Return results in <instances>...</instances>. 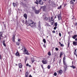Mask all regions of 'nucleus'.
Returning <instances> with one entry per match:
<instances>
[{"mask_svg":"<svg viewBox=\"0 0 77 77\" xmlns=\"http://www.w3.org/2000/svg\"><path fill=\"white\" fill-rule=\"evenodd\" d=\"M28 25L31 27L32 28H33L36 26V23L34 22L31 20H28Z\"/></svg>","mask_w":77,"mask_h":77,"instance_id":"nucleus-1","label":"nucleus"},{"mask_svg":"<svg viewBox=\"0 0 77 77\" xmlns=\"http://www.w3.org/2000/svg\"><path fill=\"white\" fill-rule=\"evenodd\" d=\"M23 48L24 49V51H23V53L24 54H27V55H29V51H28L27 50L26 48L24 47Z\"/></svg>","mask_w":77,"mask_h":77,"instance_id":"nucleus-2","label":"nucleus"},{"mask_svg":"<svg viewBox=\"0 0 77 77\" xmlns=\"http://www.w3.org/2000/svg\"><path fill=\"white\" fill-rule=\"evenodd\" d=\"M63 65H64V67L65 68V71L66 70V69L67 68V65H66V62L65 61H63Z\"/></svg>","mask_w":77,"mask_h":77,"instance_id":"nucleus-3","label":"nucleus"},{"mask_svg":"<svg viewBox=\"0 0 77 77\" xmlns=\"http://www.w3.org/2000/svg\"><path fill=\"white\" fill-rule=\"evenodd\" d=\"M18 66L20 68H23V64L21 63H19Z\"/></svg>","mask_w":77,"mask_h":77,"instance_id":"nucleus-4","label":"nucleus"},{"mask_svg":"<svg viewBox=\"0 0 77 77\" xmlns=\"http://www.w3.org/2000/svg\"><path fill=\"white\" fill-rule=\"evenodd\" d=\"M57 17L58 18L59 20H62V17H61V15L59 14L57 15Z\"/></svg>","mask_w":77,"mask_h":77,"instance_id":"nucleus-5","label":"nucleus"},{"mask_svg":"<svg viewBox=\"0 0 77 77\" xmlns=\"http://www.w3.org/2000/svg\"><path fill=\"white\" fill-rule=\"evenodd\" d=\"M15 55L17 56H19V57H20V53H19V52H17L16 53Z\"/></svg>","mask_w":77,"mask_h":77,"instance_id":"nucleus-6","label":"nucleus"},{"mask_svg":"<svg viewBox=\"0 0 77 77\" xmlns=\"http://www.w3.org/2000/svg\"><path fill=\"white\" fill-rule=\"evenodd\" d=\"M41 8H42L43 9V11H45V8H46V6H42L41 7Z\"/></svg>","mask_w":77,"mask_h":77,"instance_id":"nucleus-7","label":"nucleus"},{"mask_svg":"<svg viewBox=\"0 0 77 77\" xmlns=\"http://www.w3.org/2000/svg\"><path fill=\"white\" fill-rule=\"evenodd\" d=\"M42 62L44 64H46L47 62V60H43Z\"/></svg>","mask_w":77,"mask_h":77,"instance_id":"nucleus-8","label":"nucleus"},{"mask_svg":"<svg viewBox=\"0 0 77 77\" xmlns=\"http://www.w3.org/2000/svg\"><path fill=\"white\" fill-rule=\"evenodd\" d=\"M23 17L25 18L26 20L27 19V14H25L23 15Z\"/></svg>","mask_w":77,"mask_h":77,"instance_id":"nucleus-9","label":"nucleus"},{"mask_svg":"<svg viewBox=\"0 0 77 77\" xmlns=\"http://www.w3.org/2000/svg\"><path fill=\"white\" fill-rule=\"evenodd\" d=\"M39 3L40 5H43V2H42V1L41 0H39Z\"/></svg>","mask_w":77,"mask_h":77,"instance_id":"nucleus-10","label":"nucleus"},{"mask_svg":"<svg viewBox=\"0 0 77 77\" xmlns=\"http://www.w3.org/2000/svg\"><path fill=\"white\" fill-rule=\"evenodd\" d=\"M73 45L76 46L77 45V42H73Z\"/></svg>","mask_w":77,"mask_h":77,"instance_id":"nucleus-11","label":"nucleus"},{"mask_svg":"<svg viewBox=\"0 0 77 77\" xmlns=\"http://www.w3.org/2000/svg\"><path fill=\"white\" fill-rule=\"evenodd\" d=\"M12 39V40L13 41V42H15V35H13V37Z\"/></svg>","mask_w":77,"mask_h":77,"instance_id":"nucleus-12","label":"nucleus"},{"mask_svg":"<svg viewBox=\"0 0 77 77\" xmlns=\"http://www.w3.org/2000/svg\"><path fill=\"white\" fill-rule=\"evenodd\" d=\"M2 35H3V33H2V32H0V40H1V37H2Z\"/></svg>","mask_w":77,"mask_h":77,"instance_id":"nucleus-13","label":"nucleus"},{"mask_svg":"<svg viewBox=\"0 0 77 77\" xmlns=\"http://www.w3.org/2000/svg\"><path fill=\"white\" fill-rule=\"evenodd\" d=\"M25 23L26 24V25H27V26H29V21H28V23H27V20H26Z\"/></svg>","mask_w":77,"mask_h":77,"instance_id":"nucleus-14","label":"nucleus"},{"mask_svg":"<svg viewBox=\"0 0 77 77\" xmlns=\"http://www.w3.org/2000/svg\"><path fill=\"white\" fill-rule=\"evenodd\" d=\"M63 71L62 70H60L59 71L58 73L60 74H62Z\"/></svg>","mask_w":77,"mask_h":77,"instance_id":"nucleus-15","label":"nucleus"},{"mask_svg":"<svg viewBox=\"0 0 77 77\" xmlns=\"http://www.w3.org/2000/svg\"><path fill=\"white\" fill-rule=\"evenodd\" d=\"M28 74H29V73L27 72H26L25 73V77H28Z\"/></svg>","mask_w":77,"mask_h":77,"instance_id":"nucleus-16","label":"nucleus"},{"mask_svg":"<svg viewBox=\"0 0 77 77\" xmlns=\"http://www.w3.org/2000/svg\"><path fill=\"white\" fill-rule=\"evenodd\" d=\"M31 61L32 63H33L35 62V60H34V58L32 57L31 58Z\"/></svg>","mask_w":77,"mask_h":77,"instance_id":"nucleus-17","label":"nucleus"},{"mask_svg":"<svg viewBox=\"0 0 77 77\" xmlns=\"http://www.w3.org/2000/svg\"><path fill=\"white\" fill-rule=\"evenodd\" d=\"M63 54V53H62V52H61L60 53V57H61L62 55Z\"/></svg>","mask_w":77,"mask_h":77,"instance_id":"nucleus-18","label":"nucleus"},{"mask_svg":"<svg viewBox=\"0 0 77 77\" xmlns=\"http://www.w3.org/2000/svg\"><path fill=\"white\" fill-rule=\"evenodd\" d=\"M77 38V35H75L74 36H72V38L73 39H75V38Z\"/></svg>","mask_w":77,"mask_h":77,"instance_id":"nucleus-19","label":"nucleus"},{"mask_svg":"<svg viewBox=\"0 0 77 77\" xmlns=\"http://www.w3.org/2000/svg\"><path fill=\"white\" fill-rule=\"evenodd\" d=\"M35 3L37 5L39 4V0H36V2H35Z\"/></svg>","mask_w":77,"mask_h":77,"instance_id":"nucleus-20","label":"nucleus"},{"mask_svg":"<svg viewBox=\"0 0 77 77\" xmlns=\"http://www.w3.org/2000/svg\"><path fill=\"white\" fill-rule=\"evenodd\" d=\"M70 67H71V68H73V69H75V66H74L73 65L71 66Z\"/></svg>","mask_w":77,"mask_h":77,"instance_id":"nucleus-21","label":"nucleus"},{"mask_svg":"<svg viewBox=\"0 0 77 77\" xmlns=\"http://www.w3.org/2000/svg\"><path fill=\"white\" fill-rule=\"evenodd\" d=\"M13 6H14V7H15V6H17V4L15 3H13Z\"/></svg>","mask_w":77,"mask_h":77,"instance_id":"nucleus-22","label":"nucleus"},{"mask_svg":"<svg viewBox=\"0 0 77 77\" xmlns=\"http://www.w3.org/2000/svg\"><path fill=\"white\" fill-rule=\"evenodd\" d=\"M35 14H38V13H39V11H38L37 10H35Z\"/></svg>","mask_w":77,"mask_h":77,"instance_id":"nucleus-23","label":"nucleus"},{"mask_svg":"<svg viewBox=\"0 0 77 77\" xmlns=\"http://www.w3.org/2000/svg\"><path fill=\"white\" fill-rule=\"evenodd\" d=\"M62 7V6L60 5L59 7H58L57 8L58 9H61V8Z\"/></svg>","mask_w":77,"mask_h":77,"instance_id":"nucleus-24","label":"nucleus"},{"mask_svg":"<svg viewBox=\"0 0 77 77\" xmlns=\"http://www.w3.org/2000/svg\"><path fill=\"white\" fill-rule=\"evenodd\" d=\"M70 2L71 4H72V3H73L74 2H73V0H71Z\"/></svg>","mask_w":77,"mask_h":77,"instance_id":"nucleus-25","label":"nucleus"},{"mask_svg":"<svg viewBox=\"0 0 77 77\" xmlns=\"http://www.w3.org/2000/svg\"><path fill=\"white\" fill-rule=\"evenodd\" d=\"M43 41L44 42V43H46V41H45V39H43Z\"/></svg>","mask_w":77,"mask_h":77,"instance_id":"nucleus-26","label":"nucleus"},{"mask_svg":"<svg viewBox=\"0 0 77 77\" xmlns=\"http://www.w3.org/2000/svg\"><path fill=\"white\" fill-rule=\"evenodd\" d=\"M54 76H56L57 75V73L56 72L54 73Z\"/></svg>","mask_w":77,"mask_h":77,"instance_id":"nucleus-27","label":"nucleus"},{"mask_svg":"<svg viewBox=\"0 0 77 77\" xmlns=\"http://www.w3.org/2000/svg\"><path fill=\"white\" fill-rule=\"evenodd\" d=\"M48 54L49 56H51V53H50V52H48Z\"/></svg>","mask_w":77,"mask_h":77,"instance_id":"nucleus-28","label":"nucleus"},{"mask_svg":"<svg viewBox=\"0 0 77 77\" xmlns=\"http://www.w3.org/2000/svg\"><path fill=\"white\" fill-rule=\"evenodd\" d=\"M16 44L17 45H20V43H19L18 42H17L16 43Z\"/></svg>","mask_w":77,"mask_h":77,"instance_id":"nucleus-29","label":"nucleus"},{"mask_svg":"<svg viewBox=\"0 0 77 77\" xmlns=\"http://www.w3.org/2000/svg\"><path fill=\"white\" fill-rule=\"evenodd\" d=\"M55 26H57V23H55Z\"/></svg>","mask_w":77,"mask_h":77,"instance_id":"nucleus-30","label":"nucleus"},{"mask_svg":"<svg viewBox=\"0 0 77 77\" xmlns=\"http://www.w3.org/2000/svg\"><path fill=\"white\" fill-rule=\"evenodd\" d=\"M60 46L61 47H63V46H64V45H63V44H61L60 45Z\"/></svg>","mask_w":77,"mask_h":77,"instance_id":"nucleus-31","label":"nucleus"},{"mask_svg":"<svg viewBox=\"0 0 77 77\" xmlns=\"http://www.w3.org/2000/svg\"><path fill=\"white\" fill-rule=\"evenodd\" d=\"M55 50L56 51H58V50H59V49L57 48H55Z\"/></svg>","mask_w":77,"mask_h":77,"instance_id":"nucleus-32","label":"nucleus"},{"mask_svg":"<svg viewBox=\"0 0 77 77\" xmlns=\"http://www.w3.org/2000/svg\"><path fill=\"white\" fill-rule=\"evenodd\" d=\"M2 44H5V40H3V41L2 42Z\"/></svg>","mask_w":77,"mask_h":77,"instance_id":"nucleus-33","label":"nucleus"},{"mask_svg":"<svg viewBox=\"0 0 77 77\" xmlns=\"http://www.w3.org/2000/svg\"><path fill=\"white\" fill-rule=\"evenodd\" d=\"M48 69H50V65H48Z\"/></svg>","mask_w":77,"mask_h":77,"instance_id":"nucleus-34","label":"nucleus"},{"mask_svg":"<svg viewBox=\"0 0 77 77\" xmlns=\"http://www.w3.org/2000/svg\"><path fill=\"white\" fill-rule=\"evenodd\" d=\"M51 21H53V17H51Z\"/></svg>","mask_w":77,"mask_h":77,"instance_id":"nucleus-35","label":"nucleus"},{"mask_svg":"<svg viewBox=\"0 0 77 77\" xmlns=\"http://www.w3.org/2000/svg\"><path fill=\"white\" fill-rule=\"evenodd\" d=\"M65 57H64L63 58V61H65Z\"/></svg>","mask_w":77,"mask_h":77,"instance_id":"nucleus-36","label":"nucleus"},{"mask_svg":"<svg viewBox=\"0 0 77 77\" xmlns=\"http://www.w3.org/2000/svg\"><path fill=\"white\" fill-rule=\"evenodd\" d=\"M32 8L33 9V10H35V8L34 7H32Z\"/></svg>","mask_w":77,"mask_h":77,"instance_id":"nucleus-37","label":"nucleus"},{"mask_svg":"<svg viewBox=\"0 0 77 77\" xmlns=\"http://www.w3.org/2000/svg\"><path fill=\"white\" fill-rule=\"evenodd\" d=\"M45 20H48V18L47 17H45Z\"/></svg>","mask_w":77,"mask_h":77,"instance_id":"nucleus-38","label":"nucleus"},{"mask_svg":"<svg viewBox=\"0 0 77 77\" xmlns=\"http://www.w3.org/2000/svg\"><path fill=\"white\" fill-rule=\"evenodd\" d=\"M3 45L5 46V47H6V45L5 43L3 44Z\"/></svg>","mask_w":77,"mask_h":77,"instance_id":"nucleus-39","label":"nucleus"},{"mask_svg":"<svg viewBox=\"0 0 77 77\" xmlns=\"http://www.w3.org/2000/svg\"><path fill=\"white\" fill-rule=\"evenodd\" d=\"M22 23H25L24 20H22Z\"/></svg>","mask_w":77,"mask_h":77,"instance_id":"nucleus-40","label":"nucleus"},{"mask_svg":"<svg viewBox=\"0 0 77 77\" xmlns=\"http://www.w3.org/2000/svg\"><path fill=\"white\" fill-rule=\"evenodd\" d=\"M18 41H19V42H20V41H21V39H19L18 40Z\"/></svg>","mask_w":77,"mask_h":77,"instance_id":"nucleus-41","label":"nucleus"},{"mask_svg":"<svg viewBox=\"0 0 77 77\" xmlns=\"http://www.w3.org/2000/svg\"><path fill=\"white\" fill-rule=\"evenodd\" d=\"M26 66H29V64L28 63L26 64Z\"/></svg>","mask_w":77,"mask_h":77,"instance_id":"nucleus-42","label":"nucleus"},{"mask_svg":"<svg viewBox=\"0 0 77 77\" xmlns=\"http://www.w3.org/2000/svg\"><path fill=\"white\" fill-rule=\"evenodd\" d=\"M56 26H55L54 28V30H56Z\"/></svg>","mask_w":77,"mask_h":77,"instance_id":"nucleus-43","label":"nucleus"},{"mask_svg":"<svg viewBox=\"0 0 77 77\" xmlns=\"http://www.w3.org/2000/svg\"><path fill=\"white\" fill-rule=\"evenodd\" d=\"M59 35L60 36H61V33H60V32L59 33Z\"/></svg>","mask_w":77,"mask_h":77,"instance_id":"nucleus-44","label":"nucleus"},{"mask_svg":"<svg viewBox=\"0 0 77 77\" xmlns=\"http://www.w3.org/2000/svg\"><path fill=\"white\" fill-rule=\"evenodd\" d=\"M52 21V22H51V25H53V21Z\"/></svg>","mask_w":77,"mask_h":77,"instance_id":"nucleus-45","label":"nucleus"},{"mask_svg":"<svg viewBox=\"0 0 77 77\" xmlns=\"http://www.w3.org/2000/svg\"><path fill=\"white\" fill-rule=\"evenodd\" d=\"M55 32H55V31H54V30L52 31V33H55Z\"/></svg>","mask_w":77,"mask_h":77,"instance_id":"nucleus-46","label":"nucleus"},{"mask_svg":"<svg viewBox=\"0 0 77 77\" xmlns=\"http://www.w3.org/2000/svg\"><path fill=\"white\" fill-rule=\"evenodd\" d=\"M0 59L1 60L2 59V55H0Z\"/></svg>","mask_w":77,"mask_h":77,"instance_id":"nucleus-47","label":"nucleus"},{"mask_svg":"<svg viewBox=\"0 0 77 77\" xmlns=\"http://www.w3.org/2000/svg\"><path fill=\"white\" fill-rule=\"evenodd\" d=\"M29 77H32V75H29Z\"/></svg>","mask_w":77,"mask_h":77,"instance_id":"nucleus-48","label":"nucleus"},{"mask_svg":"<svg viewBox=\"0 0 77 77\" xmlns=\"http://www.w3.org/2000/svg\"><path fill=\"white\" fill-rule=\"evenodd\" d=\"M68 47H69V43H68Z\"/></svg>","mask_w":77,"mask_h":77,"instance_id":"nucleus-49","label":"nucleus"},{"mask_svg":"<svg viewBox=\"0 0 77 77\" xmlns=\"http://www.w3.org/2000/svg\"><path fill=\"white\" fill-rule=\"evenodd\" d=\"M75 53L76 54V49L75 50Z\"/></svg>","mask_w":77,"mask_h":77,"instance_id":"nucleus-50","label":"nucleus"},{"mask_svg":"<svg viewBox=\"0 0 77 77\" xmlns=\"http://www.w3.org/2000/svg\"><path fill=\"white\" fill-rule=\"evenodd\" d=\"M28 66H29V68H30V67H31V66L30 65H29Z\"/></svg>","mask_w":77,"mask_h":77,"instance_id":"nucleus-51","label":"nucleus"},{"mask_svg":"<svg viewBox=\"0 0 77 77\" xmlns=\"http://www.w3.org/2000/svg\"><path fill=\"white\" fill-rule=\"evenodd\" d=\"M43 47H44L45 48V44H44V45H43Z\"/></svg>","mask_w":77,"mask_h":77,"instance_id":"nucleus-52","label":"nucleus"},{"mask_svg":"<svg viewBox=\"0 0 77 77\" xmlns=\"http://www.w3.org/2000/svg\"><path fill=\"white\" fill-rule=\"evenodd\" d=\"M75 26H77V23H76L75 24Z\"/></svg>","mask_w":77,"mask_h":77,"instance_id":"nucleus-53","label":"nucleus"},{"mask_svg":"<svg viewBox=\"0 0 77 77\" xmlns=\"http://www.w3.org/2000/svg\"><path fill=\"white\" fill-rule=\"evenodd\" d=\"M59 44H60V45L61 44V43H60V42H59Z\"/></svg>","mask_w":77,"mask_h":77,"instance_id":"nucleus-54","label":"nucleus"},{"mask_svg":"<svg viewBox=\"0 0 77 77\" xmlns=\"http://www.w3.org/2000/svg\"><path fill=\"white\" fill-rule=\"evenodd\" d=\"M75 41H77V38L75 39Z\"/></svg>","mask_w":77,"mask_h":77,"instance_id":"nucleus-55","label":"nucleus"},{"mask_svg":"<svg viewBox=\"0 0 77 77\" xmlns=\"http://www.w3.org/2000/svg\"><path fill=\"white\" fill-rule=\"evenodd\" d=\"M20 72H21V70L20 69Z\"/></svg>","mask_w":77,"mask_h":77,"instance_id":"nucleus-56","label":"nucleus"},{"mask_svg":"<svg viewBox=\"0 0 77 77\" xmlns=\"http://www.w3.org/2000/svg\"><path fill=\"white\" fill-rule=\"evenodd\" d=\"M16 66H18V64H16Z\"/></svg>","mask_w":77,"mask_h":77,"instance_id":"nucleus-57","label":"nucleus"},{"mask_svg":"<svg viewBox=\"0 0 77 77\" xmlns=\"http://www.w3.org/2000/svg\"><path fill=\"white\" fill-rule=\"evenodd\" d=\"M73 0V1H74V2H75V0Z\"/></svg>","mask_w":77,"mask_h":77,"instance_id":"nucleus-58","label":"nucleus"},{"mask_svg":"<svg viewBox=\"0 0 77 77\" xmlns=\"http://www.w3.org/2000/svg\"><path fill=\"white\" fill-rule=\"evenodd\" d=\"M47 0H43L44 1H46Z\"/></svg>","mask_w":77,"mask_h":77,"instance_id":"nucleus-59","label":"nucleus"},{"mask_svg":"<svg viewBox=\"0 0 77 77\" xmlns=\"http://www.w3.org/2000/svg\"><path fill=\"white\" fill-rule=\"evenodd\" d=\"M48 19H50V17H49V18H48Z\"/></svg>","mask_w":77,"mask_h":77,"instance_id":"nucleus-60","label":"nucleus"},{"mask_svg":"<svg viewBox=\"0 0 77 77\" xmlns=\"http://www.w3.org/2000/svg\"><path fill=\"white\" fill-rule=\"evenodd\" d=\"M23 48L22 49V50H23Z\"/></svg>","mask_w":77,"mask_h":77,"instance_id":"nucleus-61","label":"nucleus"},{"mask_svg":"<svg viewBox=\"0 0 77 77\" xmlns=\"http://www.w3.org/2000/svg\"><path fill=\"white\" fill-rule=\"evenodd\" d=\"M47 38H48V36H47Z\"/></svg>","mask_w":77,"mask_h":77,"instance_id":"nucleus-62","label":"nucleus"},{"mask_svg":"<svg viewBox=\"0 0 77 77\" xmlns=\"http://www.w3.org/2000/svg\"><path fill=\"white\" fill-rule=\"evenodd\" d=\"M75 55H76V56H77V55H76V54H75Z\"/></svg>","mask_w":77,"mask_h":77,"instance_id":"nucleus-63","label":"nucleus"},{"mask_svg":"<svg viewBox=\"0 0 77 77\" xmlns=\"http://www.w3.org/2000/svg\"><path fill=\"white\" fill-rule=\"evenodd\" d=\"M49 2H50V1H49Z\"/></svg>","mask_w":77,"mask_h":77,"instance_id":"nucleus-64","label":"nucleus"}]
</instances>
